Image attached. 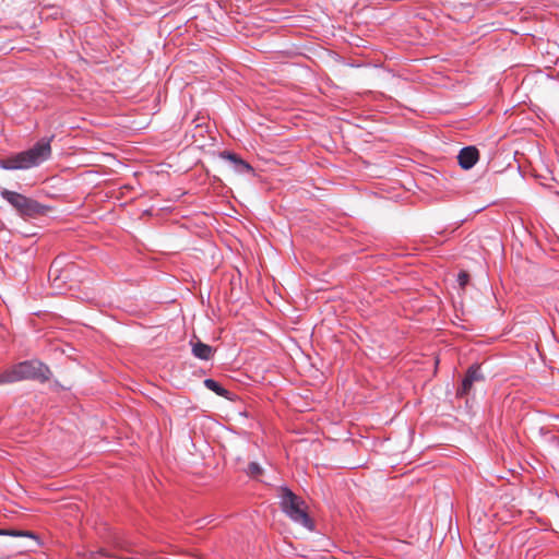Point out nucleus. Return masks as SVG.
Segmentation results:
<instances>
[{"label":"nucleus","instance_id":"nucleus-4","mask_svg":"<svg viewBox=\"0 0 559 559\" xmlns=\"http://www.w3.org/2000/svg\"><path fill=\"white\" fill-rule=\"evenodd\" d=\"M1 197L7 200L22 216L36 217L45 215L49 207L21 193L2 190Z\"/></svg>","mask_w":559,"mask_h":559},{"label":"nucleus","instance_id":"nucleus-11","mask_svg":"<svg viewBox=\"0 0 559 559\" xmlns=\"http://www.w3.org/2000/svg\"><path fill=\"white\" fill-rule=\"evenodd\" d=\"M246 473H247V475H249L250 477H254V478H257V477H259L260 475H262L263 469H262V467H261L258 463H255V462H251V463H249V465H248V467H247V469H246Z\"/></svg>","mask_w":559,"mask_h":559},{"label":"nucleus","instance_id":"nucleus-9","mask_svg":"<svg viewBox=\"0 0 559 559\" xmlns=\"http://www.w3.org/2000/svg\"><path fill=\"white\" fill-rule=\"evenodd\" d=\"M192 353L195 357L209 360L212 357L213 349L210 345L204 344L200 341L192 343Z\"/></svg>","mask_w":559,"mask_h":559},{"label":"nucleus","instance_id":"nucleus-12","mask_svg":"<svg viewBox=\"0 0 559 559\" xmlns=\"http://www.w3.org/2000/svg\"><path fill=\"white\" fill-rule=\"evenodd\" d=\"M469 281V274L465 271H461L457 275V282L461 286V288H464Z\"/></svg>","mask_w":559,"mask_h":559},{"label":"nucleus","instance_id":"nucleus-3","mask_svg":"<svg viewBox=\"0 0 559 559\" xmlns=\"http://www.w3.org/2000/svg\"><path fill=\"white\" fill-rule=\"evenodd\" d=\"M281 507L283 512L294 522L312 530L313 524L306 512L305 501L286 487L281 488Z\"/></svg>","mask_w":559,"mask_h":559},{"label":"nucleus","instance_id":"nucleus-2","mask_svg":"<svg viewBox=\"0 0 559 559\" xmlns=\"http://www.w3.org/2000/svg\"><path fill=\"white\" fill-rule=\"evenodd\" d=\"M50 369L38 360L19 362L0 374V384H10L24 380L45 382L50 378Z\"/></svg>","mask_w":559,"mask_h":559},{"label":"nucleus","instance_id":"nucleus-6","mask_svg":"<svg viewBox=\"0 0 559 559\" xmlns=\"http://www.w3.org/2000/svg\"><path fill=\"white\" fill-rule=\"evenodd\" d=\"M485 380L484 374L480 372L479 366H472L468 368L465 378L463 379L462 386L457 390V395L468 394L474 382H481Z\"/></svg>","mask_w":559,"mask_h":559},{"label":"nucleus","instance_id":"nucleus-13","mask_svg":"<svg viewBox=\"0 0 559 559\" xmlns=\"http://www.w3.org/2000/svg\"><path fill=\"white\" fill-rule=\"evenodd\" d=\"M13 535H15V533ZM16 535H25V536H28V537H34L31 533H25V534L16 533Z\"/></svg>","mask_w":559,"mask_h":559},{"label":"nucleus","instance_id":"nucleus-10","mask_svg":"<svg viewBox=\"0 0 559 559\" xmlns=\"http://www.w3.org/2000/svg\"><path fill=\"white\" fill-rule=\"evenodd\" d=\"M204 385L215 392L217 395L219 396H227L228 394V391L226 389H224L217 381L213 380V379H205L204 380Z\"/></svg>","mask_w":559,"mask_h":559},{"label":"nucleus","instance_id":"nucleus-8","mask_svg":"<svg viewBox=\"0 0 559 559\" xmlns=\"http://www.w3.org/2000/svg\"><path fill=\"white\" fill-rule=\"evenodd\" d=\"M221 157L231 162L236 170L239 173H253V168L246 160L241 159L237 154L224 151L221 153Z\"/></svg>","mask_w":559,"mask_h":559},{"label":"nucleus","instance_id":"nucleus-1","mask_svg":"<svg viewBox=\"0 0 559 559\" xmlns=\"http://www.w3.org/2000/svg\"><path fill=\"white\" fill-rule=\"evenodd\" d=\"M50 155V141L43 139L27 151L0 159V167L8 170L27 169L47 160Z\"/></svg>","mask_w":559,"mask_h":559},{"label":"nucleus","instance_id":"nucleus-7","mask_svg":"<svg viewBox=\"0 0 559 559\" xmlns=\"http://www.w3.org/2000/svg\"><path fill=\"white\" fill-rule=\"evenodd\" d=\"M479 159V152L475 146L462 148L457 155L459 165L463 169H471Z\"/></svg>","mask_w":559,"mask_h":559},{"label":"nucleus","instance_id":"nucleus-5","mask_svg":"<svg viewBox=\"0 0 559 559\" xmlns=\"http://www.w3.org/2000/svg\"><path fill=\"white\" fill-rule=\"evenodd\" d=\"M79 275V269L74 263L63 265L61 259H55L49 269V280L56 289H62L68 283L75 281Z\"/></svg>","mask_w":559,"mask_h":559}]
</instances>
